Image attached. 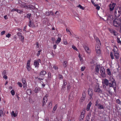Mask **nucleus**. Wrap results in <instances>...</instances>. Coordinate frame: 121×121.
<instances>
[{
    "mask_svg": "<svg viewBox=\"0 0 121 121\" xmlns=\"http://www.w3.org/2000/svg\"><path fill=\"white\" fill-rule=\"evenodd\" d=\"M113 24L116 27H119L121 25V19L116 18L113 20Z\"/></svg>",
    "mask_w": 121,
    "mask_h": 121,
    "instance_id": "1",
    "label": "nucleus"
},
{
    "mask_svg": "<svg viewBox=\"0 0 121 121\" xmlns=\"http://www.w3.org/2000/svg\"><path fill=\"white\" fill-rule=\"evenodd\" d=\"M109 82L108 86L110 87L115 86L116 85V82L115 79L113 78H110L109 80Z\"/></svg>",
    "mask_w": 121,
    "mask_h": 121,
    "instance_id": "2",
    "label": "nucleus"
},
{
    "mask_svg": "<svg viewBox=\"0 0 121 121\" xmlns=\"http://www.w3.org/2000/svg\"><path fill=\"white\" fill-rule=\"evenodd\" d=\"M115 47V48H114L112 51L114 52V55L115 58L118 59H119V54L118 52V50L117 47Z\"/></svg>",
    "mask_w": 121,
    "mask_h": 121,
    "instance_id": "3",
    "label": "nucleus"
},
{
    "mask_svg": "<svg viewBox=\"0 0 121 121\" xmlns=\"http://www.w3.org/2000/svg\"><path fill=\"white\" fill-rule=\"evenodd\" d=\"M105 72L104 68L103 67H101L100 69V72L102 77L104 78L106 77V74L105 73Z\"/></svg>",
    "mask_w": 121,
    "mask_h": 121,
    "instance_id": "4",
    "label": "nucleus"
},
{
    "mask_svg": "<svg viewBox=\"0 0 121 121\" xmlns=\"http://www.w3.org/2000/svg\"><path fill=\"white\" fill-rule=\"evenodd\" d=\"M94 91L95 92L100 93H101L102 92V91L99 88V86H96L95 87Z\"/></svg>",
    "mask_w": 121,
    "mask_h": 121,
    "instance_id": "5",
    "label": "nucleus"
},
{
    "mask_svg": "<svg viewBox=\"0 0 121 121\" xmlns=\"http://www.w3.org/2000/svg\"><path fill=\"white\" fill-rule=\"evenodd\" d=\"M121 13H119L117 9H115L114 12V15L116 17H118L120 16Z\"/></svg>",
    "mask_w": 121,
    "mask_h": 121,
    "instance_id": "6",
    "label": "nucleus"
},
{
    "mask_svg": "<svg viewBox=\"0 0 121 121\" xmlns=\"http://www.w3.org/2000/svg\"><path fill=\"white\" fill-rule=\"evenodd\" d=\"M109 82V80H108L106 78L104 79L102 81V83L103 84L106 85L107 86H108Z\"/></svg>",
    "mask_w": 121,
    "mask_h": 121,
    "instance_id": "7",
    "label": "nucleus"
},
{
    "mask_svg": "<svg viewBox=\"0 0 121 121\" xmlns=\"http://www.w3.org/2000/svg\"><path fill=\"white\" fill-rule=\"evenodd\" d=\"M95 48L96 53L99 54L100 53L99 46L98 45H96L95 46Z\"/></svg>",
    "mask_w": 121,
    "mask_h": 121,
    "instance_id": "8",
    "label": "nucleus"
},
{
    "mask_svg": "<svg viewBox=\"0 0 121 121\" xmlns=\"http://www.w3.org/2000/svg\"><path fill=\"white\" fill-rule=\"evenodd\" d=\"M48 96V95H46V96L44 97L42 101L43 106L45 104V103L47 102V97Z\"/></svg>",
    "mask_w": 121,
    "mask_h": 121,
    "instance_id": "9",
    "label": "nucleus"
},
{
    "mask_svg": "<svg viewBox=\"0 0 121 121\" xmlns=\"http://www.w3.org/2000/svg\"><path fill=\"white\" fill-rule=\"evenodd\" d=\"M116 4L114 3H113L112 4H110L109 5L110 9V11H112L113 10L115 7Z\"/></svg>",
    "mask_w": 121,
    "mask_h": 121,
    "instance_id": "10",
    "label": "nucleus"
},
{
    "mask_svg": "<svg viewBox=\"0 0 121 121\" xmlns=\"http://www.w3.org/2000/svg\"><path fill=\"white\" fill-rule=\"evenodd\" d=\"M85 112V111L84 110V112H81V115L79 117V120L80 121H82L83 119L84 118V114Z\"/></svg>",
    "mask_w": 121,
    "mask_h": 121,
    "instance_id": "11",
    "label": "nucleus"
},
{
    "mask_svg": "<svg viewBox=\"0 0 121 121\" xmlns=\"http://www.w3.org/2000/svg\"><path fill=\"white\" fill-rule=\"evenodd\" d=\"M100 68V65H96L95 68V72L98 73H99V69Z\"/></svg>",
    "mask_w": 121,
    "mask_h": 121,
    "instance_id": "12",
    "label": "nucleus"
},
{
    "mask_svg": "<svg viewBox=\"0 0 121 121\" xmlns=\"http://www.w3.org/2000/svg\"><path fill=\"white\" fill-rule=\"evenodd\" d=\"M88 92L89 95L91 98H92L93 95L92 90L91 89H89L88 90Z\"/></svg>",
    "mask_w": 121,
    "mask_h": 121,
    "instance_id": "13",
    "label": "nucleus"
},
{
    "mask_svg": "<svg viewBox=\"0 0 121 121\" xmlns=\"http://www.w3.org/2000/svg\"><path fill=\"white\" fill-rule=\"evenodd\" d=\"M112 18V16L111 15H109L108 16L106 19L104 20V18H103V20L104 21H106V20L111 21Z\"/></svg>",
    "mask_w": 121,
    "mask_h": 121,
    "instance_id": "14",
    "label": "nucleus"
},
{
    "mask_svg": "<svg viewBox=\"0 0 121 121\" xmlns=\"http://www.w3.org/2000/svg\"><path fill=\"white\" fill-rule=\"evenodd\" d=\"M28 25L30 27H32L33 28L35 27L33 23L31 20H30L29 21V23L28 24Z\"/></svg>",
    "mask_w": 121,
    "mask_h": 121,
    "instance_id": "15",
    "label": "nucleus"
},
{
    "mask_svg": "<svg viewBox=\"0 0 121 121\" xmlns=\"http://www.w3.org/2000/svg\"><path fill=\"white\" fill-rule=\"evenodd\" d=\"M34 65L35 68H38L39 65V63L38 62V61H37V60H35L34 61Z\"/></svg>",
    "mask_w": 121,
    "mask_h": 121,
    "instance_id": "16",
    "label": "nucleus"
},
{
    "mask_svg": "<svg viewBox=\"0 0 121 121\" xmlns=\"http://www.w3.org/2000/svg\"><path fill=\"white\" fill-rule=\"evenodd\" d=\"M46 14L47 16H50L51 15H53V13L52 12V11H48L46 12Z\"/></svg>",
    "mask_w": 121,
    "mask_h": 121,
    "instance_id": "17",
    "label": "nucleus"
},
{
    "mask_svg": "<svg viewBox=\"0 0 121 121\" xmlns=\"http://www.w3.org/2000/svg\"><path fill=\"white\" fill-rule=\"evenodd\" d=\"M91 104L92 103L91 102H90L88 104L86 108V110L87 111H88L90 110Z\"/></svg>",
    "mask_w": 121,
    "mask_h": 121,
    "instance_id": "18",
    "label": "nucleus"
},
{
    "mask_svg": "<svg viewBox=\"0 0 121 121\" xmlns=\"http://www.w3.org/2000/svg\"><path fill=\"white\" fill-rule=\"evenodd\" d=\"M14 11H16L18 13H22V11L17 9H13L11 10L12 12H14Z\"/></svg>",
    "mask_w": 121,
    "mask_h": 121,
    "instance_id": "19",
    "label": "nucleus"
},
{
    "mask_svg": "<svg viewBox=\"0 0 121 121\" xmlns=\"http://www.w3.org/2000/svg\"><path fill=\"white\" fill-rule=\"evenodd\" d=\"M46 72L44 70H43L41 71L39 73V75L41 76L42 75L44 76L46 74Z\"/></svg>",
    "mask_w": 121,
    "mask_h": 121,
    "instance_id": "20",
    "label": "nucleus"
},
{
    "mask_svg": "<svg viewBox=\"0 0 121 121\" xmlns=\"http://www.w3.org/2000/svg\"><path fill=\"white\" fill-rule=\"evenodd\" d=\"M97 107L99 109H104V108L103 105L100 104H99Z\"/></svg>",
    "mask_w": 121,
    "mask_h": 121,
    "instance_id": "21",
    "label": "nucleus"
},
{
    "mask_svg": "<svg viewBox=\"0 0 121 121\" xmlns=\"http://www.w3.org/2000/svg\"><path fill=\"white\" fill-rule=\"evenodd\" d=\"M40 90V88L36 87L34 90V92L35 93H37Z\"/></svg>",
    "mask_w": 121,
    "mask_h": 121,
    "instance_id": "22",
    "label": "nucleus"
},
{
    "mask_svg": "<svg viewBox=\"0 0 121 121\" xmlns=\"http://www.w3.org/2000/svg\"><path fill=\"white\" fill-rule=\"evenodd\" d=\"M117 41L118 43L121 44V38H120L117 37Z\"/></svg>",
    "mask_w": 121,
    "mask_h": 121,
    "instance_id": "23",
    "label": "nucleus"
},
{
    "mask_svg": "<svg viewBox=\"0 0 121 121\" xmlns=\"http://www.w3.org/2000/svg\"><path fill=\"white\" fill-rule=\"evenodd\" d=\"M107 74L109 75H111V71H110V69H108L107 70Z\"/></svg>",
    "mask_w": 121,
    "mask_h": 121,
    "instance_id": "24",
    "label": "nucleus"
},
{
    "mask_svg": "<svg viewBox=\"0 0 121 121\" xmlns=\"http://www.w3.org/2000/svg\"><path fill=\"white\" fill-rule=\"evenodd\" d=\"M61 39L60 37H58L57 39L56 42V43L57 44L59 43L61 41Z\"/></svg>",
    "mask_w": 121,
    "mask_h": 121,
    "instance_id": "25",
    "label": "nucleus"
},
{
    "mask_svg": "<svg viewBox=\"0 0 121 121\" xmlns=\"http://www.w3.org/2000/svg\"><path fill=\"white\" fill-rule=\"evenodd\" d=\"M63 83H64V84L62 88H64L65 87V86L67 84V82L66 80H64V82H63Z\"/></svg>",
    "mask_w": 121,
    "mask_h": 121,
    "instance_id": "26",
    "label": "nucleus"
},
{
    "mask_svg": "<svg viewBox=\"0 0 121 121\" xmlns=\"http://www.w3.org/2000/svg\"><path fill=\"white\" fill-rule=\"evenodd\" d=\"M116 102L117 104L119 105H121V102L120 100L119 99H116Z\"/></svg>",
    "mask_w": 121,
    "mask_h": 121,
    "instance_id": "27",
    "label": "nucleus"
},
{
    "mask_svg": "<svg viewBox=\"0 0 121 121\" xmlns=\"http://www.w3.org/2000/svg\"><path fill=\"white\" fill-rule=\"evenodd\" d=\"M99 100H97L95 102V105L96 106H97L100 104H99Z\"/></svg>",
    "mask_w": 121,
    "mask_h": 121,
    "instance_id": "28",
    "label": "nucleus"
},
{
    "mask_svg": "<svg viewBox=\"0 0 121 121\" xmlns=\"http://www.w3.org/2000/svg\"><path fill=\"white\" fill-rule=\"evenodd\" d=\"M85 50L87 52H89V48L87 47H84Z\"/></svg>",
    "mask_w": 121,
    "mask_h": 121,
    "instance_id": "29",
    "label": "nucleus"
},
{
    "mask_svg": "<svg viewBox=\"0 0 121 121\" xmlns=\"http://www.w3.org/2000/svg\"><path fill=\"white\" fill-rule=\"evenodd\" d=\"M29 9H35V7L31 5H29Z\"/></svg>",
    "mask_w": 121,
    "mask_h": 121,
    "instance_id": "30",
    "label": "nucleus"
},
{
    "mask_svg": "<svg viewBox=\"0 0 121 121\" xmlns=\"http://www.w3.org/2000/svg\"><path fill=\"white\" fill-rule=\"evenodd\" d=\"M110 56H111V59H114V57L113 54V52H110Z\"/></svg>",
    "mask_w": 121,
    "mask_h": 121,
    "instance_id": "31",
    "label": "nucleus"
},
{
    "mask_svg": "<svg viewBox=\"0 0 121 121\" xmlns=\"http://www.w3.org/2000/svg\"><path fill=\"white\" fill-rule=\"evenodd\" d=\"M20 39L21 40L22 42H23L24 41V38L23 36H21L19 37Z\"/></svg>",
    "mask_w": 121,
    "mask_h": 121,
    "instance_id": "32",
    "label": "nucleus"
},
{
    "mask_svg": "<svg viewBox=\"0 0 121 121\" xmlns=\"http://www.w3.org/2000/svg\"><path fill=\"white\" fill-rule=\"evenodd\" d=\"M31 14L30 13H28L27 14L26 16L27 18H29V20H30V17Z\"/></svg>",
    "mask_w": 121,
    "mask_h": 121,
    "instance_id": "33",
    "label": "nucleus"
},
{
    "mask_svg": "<svg viewBox=\"0 0 121 121\" xmlns=\"http://www.w3.org/2000/svg\"><path fill=\"white\" fill-rule=\"evenodd\" d=\"M22 7H24L26 9H28L29 8V7H30L29 5H23Z\"/></svg>",
    "mask_w": 121,
    "mask_h": 121,
    "instance_id": "34",
    "label": "nucleus"
},
{
    "mask_svg": "<svg viewBox=\"0 0 121 121\" xmlns=\"http://www.w3.org/2000/svg\"><path fill=\"white\" fill-rule=\"evenodd\" d=\"M67 61H64L63 63V66L64 67H66V64H67Z\"/></svg>",
    "mask_w": 121,
    "mask_h": 121,
    "instance_id": "35",
    "label": "nucleus"
},
{
    "mask_svg": "<svg viewBox=\"0 0 121 121\" xmlns=\"http://www.w3.org/2000/svg\"><path fill=\"white\" fill-rule=\"evenodd\" d=\"M78 7L80 8V9H82L84 10V8L80 4L79 5Z\"/></svg>",
    "mask_w": 121,
    "mask_h": 121,
    "instance_id": "36",
    "label": "nucleus"
},
{
    "mask_svg": "<svg viewBox=\"0 0 121 121\" xmlns=\"http://www.w3.org/2000/svg\"><path fill=\"white\" fill-rule=\"evenodd\" d=\"M11 93L13 95H15V92L13 90H12L11 91Z\"/></svg>",
    "mask_w": 121,
    "mask_h": 121,
    "instance_id": "37",
    "label": "nucleus"
},
{
    "mask_svg": "<svg viewBox=\"0 0 121 121\" xmlns=\"http://www.w3.org/2000/svg\"><path fill=\"white\" fill-rule=\"evenodd\" d=\"M22 82L23 84H26L25 79L24 78H23L22 79Z\"/></svg>",
    "mask_w": 121,
    "mask_h": 121,
    "instance_id": "38",
    "label": "nucleus"
},
{
    "mask_svg": "<svg viewBox=\"0 0 121 121\" xmlns=\"http://www.w3.org/2000/svg\"><path fill=\"white\" fill-rule=\"evenodd\" d=\"M79 57L80 61L81 62H83V60L82 58V57L79 54Z\"/></svg>",
    "mask_w": 121,
    "mask_h": 121,
    "instance_id": "39",
    "label": "nucleus"
},
{
    "mask_svg": "<svg viewBox=\"0 0 121 121\" xmlns=\"http://www.w3.org/2000/svg\"><path fill=\"white\" fill-rule=\"evenodd\" d=\"M11 115L12 116L13 115L14 117H16V114L15 113L14 111H13L11 113Z\"/></svg>",
    "mask_w": 121,
    "mask_h": 121,
    "instance_id": "40",
    "label": "nucleus"
},
{
    "mask_svg": "<svg viewBox=\"0 0 121 121\" xmlns=\"http://www.w3.org/2000/svg\"><path fill=\"white\" fill-rule=\"evenodd\" d=\"M3 115V113L2 111V110H0V117H1L2 115Z\"/></svg>",
    "mask_w": 121,
    "mask_h": 121,
    "instance_id": "41",
    "label": "nucleus"
},
{
    "mask_svg": "<svg viewBox=\"0 0 121 121\" xmlns=\"http://www.w3.org/2000/svg\"><path fill=\"white\" fill-rule=\"evenodd\" d=\"M117 10H118L119 13H120L121 14V7H118V8L117 9Z\"/></svg>",
    "mask_w": 121,
    "mask_h": 121,
    "instance_id": "42",
    "label": "nucleus"
},
{
    "mask_svg": "<svg viewBox=\"0 0 121 121\" xmlns=\"http://www.w3.org/2000/svg\"><path fill=\"white\" fill-rule=\"evenodd\" d=\"M58 76L59 79H61L63 78V76L59 74L58 75Z\"/></svg>",
    "mask_w": 121,
    "mask_h": 121,
    "instance_id": "43",
    "label": "nucleus"
},
{
    "mask_svg": "<svg viewBox=\"0 0 121 121\" xmlns=\"http://www.w3.org/2000/svg\"><path fill=\"white\" fill-rule=\"evenodd\" d=\"M109 31L111 33H112L113 32V31L114 30L113 29H110V28L109 29Z\"/></svg>",
    "mask_w": 121,
    "mask_h": 121,
    "instance_id": "44",
    "label": "nucleus"
},
{
    "mask_svg": "<svg viewBox=\"0 0 121 121\" xmlns=\"http://www.w3.org/2000/svg\"><path fill=\"white\" fill-rule=\"evenodd\" d=\"M72 48H73L74 49V50H76V51H77L78 50L77 49L76 47H75L73 45L72 47Z\"/></svg>",
    "mask_w": 121,
    "mask_h": 121,
    "instance_id": "45",
    "label": "nucleus"
},
{
    "mask_svg": "<svg viewBox=\"0 0 121 121\" xmlns=\"http://www.w3.org/2000/svg\"><path fill=\"white\" fill-rule=\"evenodd\" d=\"M17 84L20 87H22V83H21L18 82Z\"/></svg>",
    "mask_w": 121,
    "mask_h": 121,
    "instance_id": "46",
    "label": "nucleus"
},
{
    "mask_svg": "<svg viewBox=\"0 0 121 121\" xmlns=\"http://www.w3.org/2000/svg\"><path fill=\"white\" fill-rule=\"evenodd\" d=\"M48 77L49 78H51V73L50 72H48Z\"/></svg>",
    "mask_w": 121,
    "mask_h": 121,
    "instance_id": "47",
    "label": "nucleus"
},
{
    "mask_svg": "<svg viewBox=\"0 0 121 121\" xmlns=\"http://www.w3.org/2000/svg\"><path fill=\"white\" fill-rule=\"evenodd\" d=\"M11 35L10 34H8L7 35H6V37L9 38V37Z\"/></svg>",
    "mask_w": 121,
    "mask_h": 121,
    "instance_id": "48",
    "label": "nucleus"
},
{
    "mask_svg": "<svg viewBox=\"0 0 121 121\" xmlns=\"http://www.w3.org/2000/svg\"><path fill=\"white\" fill-rule=\"evenodd\" d=\"M71 88V86L70 85L68 84L67 85V88L68 90H70Z\"/></svg>",
    "mask_w": 121,
    "mask_h": 121,
    "instance_id": "49",
    "label": "nucleus"
},
{
    "mask_svg": "<svg viewBox=\"0 0 121 121\" xmlns=\"http://www.w3.org/2000/svg\"><path fill=\"white\" fill-rule=\"evenodd\" d=\"M57 108V105H56L53 108V110L54 111H55Z\"/></svg>",
    "mask_w": 121,
    "mask_h": 121,
    "instance_id": "50",
    "label": "nucleus"
},
{
    "mask_svg": "<svg viewBox=\"0 0 121 121\" xmlns=\"http://www.w3.org/2000/svg\"><path fill=\"white\" fill-rule=\"evenodd\" d=\"M91 2L92 4L94 5V6L95 7H96L97 6V5H98V4H95V3L93 1H91Z\"/></svg>",
    "mask_w": 121,
    "mask_h": 121,
    "instance_id": "51",
    "label": "nucleus"
},
{
    "mask_svg": "<svg viewBox=\"0 0 121 121\" xmlns=\"http://www.w3.org/2000/svg\"><path fill=\"white\" fill-rule=\"evenodd\" d=\"M112 33H113V34L114 35H116V33L117 32L115 30H114V31H113V32Z\"/></svg>",
    "mask_w": 121,
    "mask_h": 121,
    "instance_id": "52",
    "label": "nucleus"
},
{
    "mask_svg": "<svg viewBox=\"0 0 121 121\" xmlns=\"http://www.w3.org/2000/svg\"><path fill=\"white\" fill-rule=\"evenodd\" d=\"M5 33V31L4 30L2 31L1 32V35H3Z\"/></svg>",
    "mask_w": 121,
    "mask_h": 121,
    "instance_id": "53",
    "label": "nucleus"
},
{
    "mask_svg": "<svg viewBox=\"0 0 121 121\" xmlns=\"http://www.w3.org/2000/svg\"><path fill=\"white\" fill-rule=\"evenodd\" d=\"M85 69V67H82L81 68V70L82 71H83Z\"/></svg>",
    "mask_w": 121,
    "mask_h": 121,
    "instance_id": "54",
    "label": "nucleus"
},
{
    "mask_svg": "<svg viewBox=\"0 0 121 121\" xmlns=\"http://www.w3.org/2000/svg\"><path fill=\"white\" fill-rule=\"evenodd\" d=\"M107 91L109 93V94H110L111 95H112V92H110V90H107Z\"/></svg>",
    "mask_w": 121,
    "mask_h": 121,
    "instance_id": "55",
    "label": "nucleus"
},
{
    "mask_svg": "<svg viewBox=\"0 0 121 121\" xmlns=\"http://www.w3.org/2000/svg\"><path fill=\"white\" fill-rule=\"evenodd\" d=\"M41 50H39L38 51V53L37 54V56H39V55L40 54V52H41Z\"/></svg>",
    "mask_w": 121,
    "mask_h": 121,
    "instance_id": "56",
    "label": "nucleus"
},
{
    "mask_svg": "<svg viewBox=\"0 0 121 121\" xmlns=\"http://www.w3.org/2000/svg\"><path fill=\"white\" fill-rule=\"evenodd\" d=\"M100 8V7L98 6V5L97 6H96V9L98 10H99V9Z\"/></svg>",
    "mask_w": 121,
    "mask_h": 121,
    "instance_id": "57",
    "label": "nucleus"
},
{
    "mask_svg": "<svg viewBox=\"0 0 121 121\" xmlns=\"http://www.w3.org/2000/svg\"><path fill=\"white\" fill-rule=\"evenodd\" d=\"M83 99V97H82L81 98L80 100L81 102H82L83 101L84 99Z\"/></svg>",
    "mask_w": 121,
    "mask_h": 121,
    "instance_id": "58",
    "label": "nucleus"
},
{
    "mask_svg": "<svg viewBox=\"0 0 121 121\" xmlns=\"http://www.w3.org/2000/svg\"><path fill=\"white\" fill-rule=\"evenodd\" d=\"M3 78L5 79H7V77L5 75H4V76L3 77Z\"/></svg>",
    "mask_w": 121,
    "mask_h": 121,
    "instance_id": "59",
    "label": "nucleus"
},
{
    "mask_svg": "<svg viewBox=\"0 0 121 121\" xmlns=\"http://www.w3.org/2000/svg\"><path fill=\"white\" fill-rule=\"evenodd\" d=\"M112 87L113 88L114 90V91H116V85L115 86H112Z\"/></svg>",
    "mask_w": 121,
    "mask_h": 121,
    "instance_id": "60",
    "label": "nucleus"
},
{
    "mask_svg": "<svg viewBox=\"0 0 121 121\" xmlns=\"http://www.w3.org/2000/svg\"><path fill=\"white\" fill-rule=\"evenodd\" d=\"M51 39L54 42L55 41V39L54 38H52Z\"/></svg>",
    "mask_w": 121,
    "mask_h": 121,
    "instance_id": "61",
    "label": "nucleus"
},
{
    "mask_svg": "<svg viewBox=\"0 0 121 121\" xmlns=\"http://www.w3.org/2000/svg\"><path fill=\"white\" fill-rule=\"evenodd\" d=\"M17 35L18 36H19L20 37L21 36H22V34L20 33H18L17 34Z\"/></svg>",
    "mask_w": 121,
    "mask_h": 121,
    "instance_id": "62",
    "label": "nucleus"
},
{
    "mask_svg": "<svg viewBox=\"0 0 121 121\" xmlns=\"http://www.w3.org/2000/svg\"><path fill=\"white\" fill-rule=\"evenodd\" d=\"M6 74V72L4 70L3 71L2 73L3 75H5V74Z\"/></svg>",
    "mask_w": 121,
    "mask_h": 121,
    "instance_id": "63",
    "label": "nucleus"
},
{
    "mask_svg": "<svg viewBox=\"0 0 121 121\" xmlns=\"http://www.w3.org/2000/svg\"><path fill=\"white\" fill-rule=\"evenodd\" d=\"M86 96L85 95V94H84V95L83 94L82 95V97H83V99H85V98H86Z\"/></svg>",
    "mask_w": 121,
    "mask_h": 121,
    "instance_id": "64",
    "label": "nucleus"
}]
</instances>
